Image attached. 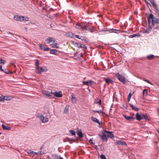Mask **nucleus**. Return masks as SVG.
<instances>
[{
  "label": "nucleus",
  "instance_id": "6",
  "mask_svg": "<svg viewBox=\"0 0 159 159\" xmlns=\"http://www.w3.org/2000/svg\"><path fill=\"white\" fill-rule=\"evenodd\" d=\"M53 41L52 42V43L50 44V46L53 48H58L59 46L58 44L57 43L56 41L54 39H53Z\"/></svg>",
  "mask_w": 159,
  "mask_h": 159
},
{
  "label": "nucleus",
  "instance_id": "16",
  "mask_svg": "<svg viewBox=\"0 0 159 159\" xmlns=\"http://www.w3.org/2000/svg\"><path fill=\"white\" fill-rule=\"evenodd\" d=\"M116 143L117 145H125L127 146V144L125 142L121 141V140L117 141Z\"/></svg>",
  "mask_w": 159,
  "mask_h": 159
},
{
  "label": "nucleus",
  "instance_id": "26",
  "mask_svg": "<svg viewBox=\"0 0 159 159\" xmlns=\"http://www.w3.org/2000/svg\"><path fill=\"white\" fill-rule=\"evenodd\" d=\"M157 6L154 7V8L155 9V11L156 13L157 14L158 16L159 17V10L157 8Z\"/></svg>",
  "mask_w": 159,
  "mask_h": 159
},
{
  "label": "nucleus",
  "instance_id": "18",
  "mask_svg": "<svg viewBox=\"0 0 159 159\" xmlns=\"http://www.w3.org/2000/svg\"><path fill=\"white\" fill-rule=\"evenodd\" d=\"M54 39L52 37H49L45 40V42L47 43H49L52 42Z\"/></svg>",
  "mask_w": 159,
  "mask_h": 159
},
{
  "label": "nucleus",
  "instance_id": "49",
  "mask_svg": "<svg viewBox=\"0 0 159 159\" xmlns=\"http://www.w3.org/2000/svg\"><path fill=\"white\" fill-rule=\"evenodd\" d=\"M132 94H131V93H130L129 95H128V97H129V98H131Z\"/></svg>",
  "mask_w": 159,
  "mask_h": 159
},
{
  "label": "nucleus",
  "instance_id": "39",
  "mask_svg": "<svg viewBox=\"0 0 159 159\" xmlns=\"http://www.w3.org/2000/svg\"><path fill=\"white\" fill-rule=\"evenodd\" d=\"M100 158L101 159H106V158L105 155L102 154L101 155Z\"/></svg>",
  "mask_w": 159,
  "mask_h": 159
},
{
  "label": "nucleus",
  "instance_id": "52",
  "mask_svg": "<svg viewBox=\"0 0 159 159\" xmlns=\"http://www.w3.org/2000/svg\"><path fill=\"white\" fill-rule=\"evenodd\" d=\"M110 30H114V31H119V30H116V29H111Z\"/></svg>",
  "mask_w": 159,
  "mask_h": 159
},
{
  "label": "nucleus",
  "instance_id": "30",
  "mask_svg": "<svg viewBox=\"0 0 159 159\" xmlns=\"http://www.w3.org/2000/svg\"><path fill=\"white\" fill-rule=\"evenodd\" d=\"M154 56L153 55H150L147 56V58L149 60H152L154 59Z\"/></svg>",
  "mask_w": 159,
  "mask_h": 159
},
{
  "label": "nucleus",
  "instance_id": "14",
  "mask_svg": "<svg viewBox=\"0 0 159 159\" xmlns=\"http://www.w3.org/2000/svg\"><path fill=\"white\" fill-rule=\"evenodd\" d=\"M39 47L42 49L44 51H48L50 50L49 48L46 47L44 46L42 44L39 45Z\"/></svg>",
  "mask_w": 159,
  "mask_h": 159
},
{
  "label": "nucleus",
  "instance_id": "29",
  "mask_svg": "<svg viewBox=\"0 0 159 159\" xmlns=\"http://www.w3.org/2000/svg\"><path fill=\"white\" fill-rule=\"evenodd\" d=\"M149 2H150L152 5L153 7H156L157 6V5L156 4V3L154 2V0H148Z\"/></svg>",
  "mask_w": 159,
  "mask_h": 159
},
{
  "label": "nucleus",
  "instance_id": "53",
  "mask_svg": "<svg viewBox=\"0 0 159 159\" xmlns=\"http://www.w3.org/2000/svg\"><path fill=\"white\" fill-rule=\"evenodd\" d=\"M145 2H146V4H149V3L146 0H145Z\"/></svg>",
  "mask_w": 159,
  "mask_h": 159
},
{
  "label": "nucleus",
  "instance_id": "25",
  "mask_svg": "<svg viewBox=\"0 0 159 159\" xmlns=\"http://www.w3.org/2000/svg\"><path fill=\"white\" fill-rule=\"evenodd\" d=\"M129 106L130 107H131L132 108V109L133 110H134L136 111H138L139 110V109H138V108H137L136 107L134 106L133 105H132L131 104H129Z\"/></svg>",
  "mask_w": 159,
  "mask_h": 159
},
{
  "label": "nucleus",
  "instance_id": "46",
  "mask_svg": "<svg viewBox=\"0 0 159 159\" xmlns=\"http://www.w3.org/2000/svg\"><path fill=\"white\" fill-rule=\"evenodd\" d=\"M3 95H2L0 97V102L2 101H3Z\"/></svg>",
  "mask_w": 159,
  "mask_h": 159
},
{
  "label": "nucleus",
  "instance_id": "5",
  "mask_svg": "<svg viewBox=\"0 0 159 159\" xmlns=\"http://www.w3.org/2000/svg\"><path fill=\"white\" fill-rule=\"evenodd\" d=\"M51 93L52 94H53L55 96L57 97L60 98L62 96V92L61 91L57 92L51 91Z\"/></svg>",
  "mask_w": 159,
  "mask_h": 159
},
{
  "label": "nucleus",
  "instance_id": "28",
  "mask_svg": "<svg viewBox=\"0 0 159 159\" xmlns=\"http://www.w3.org/2000/svg\"><path fill=\"white\" fill-rule=\"evenodd\" d=\"M75 45L79 48H84V45L80 43H76Z\"/></svg>",
  "mask_w": 159,
  "mask_h": 159
},
{
  "label": "nucleus",
  "instance_id": "42",
  "mask_svg": "<svg viewBox=\"0 0 159 159\" xmlns=\"http://www.w3.org/2000/svg\"><path fill=\"white\" fill-rule=\"evenodd\" d=\"M5 62V61L3 60L0 59V64H4Z\"/></svg>",
  "mask_w": 159,
  "mask_h": 159
},
{
  "label": "nucleus",
  "instance_id": "8",
  "mask_svg": "<svg viewBox=\"0 0 159 159\" xmlns=\"http://www.w3.org/2000/svg\"><path fill=\"white\" fill-rule=\"evenodd\" d=\"M99 135L103 141H105L106 142H107V139L105 134L102 133V135L99 134Z\"/></svg>",
  "mask_w": 159,
  "mask_h": 159
},
{
  "label": "nucleus",
  "instance_id": "1",
  "mask_svg": "<svg viewBox=\"0 0 159 159\" xmlns=\"http://www.w3.org/2000/svg\"><path fill=\"white\" fill-rule=\"evenodd\" d=\"M14 20L20 21H28L29 18L27 17L24 16H21L18 15L15 16H14Z\"/></svg>",
  "mask_w": 159,
  "mask_h": 159
},
{
  "label": "nucleus",
  "instance_id": "20",
  "mask_svg": "<svg viewBox=\"0 0 159 159\" xmlns=\"http://www.w3.org/2000/svg\"><path fill=\"white\" fill-rule=\"evenodd\" d=\"M3 100H7V101H9L11 100L12 98H13V97H12L10 96H3Z\"/></svg>",
  "mask_w": 159,
  "mask_h": 159
},
{
  "label": "nucleus",
  "instance_id": "23",
  "mask_svg": "<svg viewBox=\"0 0 159 159\" xmlns=\"http://www.w3.org/2000/svg\"><path fill=\"white\" fill-rule=\"evenodd\" d=\"M91 119L93 122H94L95 123H97L99 125H100V123H99L98 120L96 118L93 117H91Z\"/></svg>",
  "mask_w": 159,
  "mask_h": 159
},
{
  "label": "nucleus",
  "instance_id": "33",
  "mask_svg": "<svg viewBox=\"0 0 159 159\" xmlns=\"http://www.w3.org/2000/svg\"><path fill=\"white\" fill-rule=\"evenodd\" d=\"M69 106L67 105L65 107L64 111L65 113H66L69 110Z\"/></svg>",
  "mask_w": 159,
  "mask_h": 159
},
{
  "label": "nucleus",
  "instance_id": "48",
  "mask_svg": "<svg viewBox=\"0 0 159 159\" xmlns=\"http://www.w3.org/2000/svg\"><path fill=\"white\" fill-rule=\"evenodd\" d=\"M97 103H98L100 105L101 104V101L100 99H98V101L97 102Z\"/></svg>",
  "mask_w": 159,
  "mask_h": 159
},
{
  "label": "nucleus",
  "instance_id": "37",
  "mask_svg": "<svg viewBox=\"0 0 159 159\" xmlns=\"http://www.w3.org/2000/svg\"><path fill=\"white\" fill-rule=\"evenodd\" d=\"M39 61L37 59L35 60V66H39Z\"/></svg>",
  "mask_w": 159,
  "mask_h": 159
},
{
  "label": "nucleus",
  "instance_id": "2",
  "mask_svg": "<svg viewBox=\"0 0 159 159\" xmlns=\"http://www.w3.org/2000/svg\"><path fill=\"white\" fill-rule=\"evenodd\" d=\"M116 76L121 82L124 84L125 83L126 80L125 77L121 75L119 73H117L116 75Z\"/></svg>",
  "mask_w": 159,
  "mask_h": 159
},
{
  "label": "nucleus",
  "instance_id": "24",
  "mask_svg": "<svg viewBox=\"0 0 159 159\" xmlns=\"http://www.w3.org/2000/svg\"><path fill=\"white\" fill-rule=\"evenodd\" d=\"M2 129L5 130H10L11 129V128L10 127L6 126L3 124L2 125Z\"/></svg>",
  "mask_w": 159,
  "mask_h": 159
},
{
  "label": "nucleus",
  "instance_id": "13",
  "mask_svg": "<svg viewBox=\"0 0 159 159\" xmlns=\"http://www.w3.org/2000/svg\"><path fill=\"white\" fill-rule=\"evenodd\" d=\"M123 116L126 120L129 121H134L135 120V118L126 115H124Z\"/></svg>",
  "mask_w": 159,
  "mask_h": 159
},
{
  "label": "nucleus",
  "instance_id": "55",
  "mask_svg": "<svg viewBox=\"0 0 159 159\" xmlns=\"http://www.w3.org/2000/svg\"><path fill=\"white\" fill-rule=\"evenodd\" d=\"M91 142H92V140H91V139H90V140H89V143H91Z\"/></svg>",
  "mask_w": 159,
  "mask_h": 159
},
{
  "label": "nucleus",
  "instance_id": "44",
  "mask_svg": "<svg viewBox=\"0 0 159 159\" xmlns=\"http://www.w3.org/2000/svg\"><path fill=\"white\" fill-rule=\"evenodd\" d=\"M74 35V38H77L80 39V36L78 35H76L75 34V35Z\"/></svg>",
  "mask_w": 159,
  "mask_h": 159
},
{
  "label": "nucleus",
  "instance_id": "3",
  "mask_svg": "<svg viewBox=\"0 0 159 159\" xmlns=\"http://www.w3.org/2000/svg\"><path fill=\"white\" fill-rule=\"evenodd\" d=\"M37 117L40 119L42 122L43 123H45L48 121V118L47 117H44L41 114L38 115Z\"/></svg>",
  "mask_w": 159,
  "mask_h": 159
},
{
  "label": "nucleus",
  "instance_id": "47",
  "mask_svg": "<svg viewBox=\"0 0 159 159\" xmlns=\"http://www.w3.org/2000/svg\"><path fill=\"white\" fill-rule=\"evenodd\" d=\"M37 155H41L43 154H44V153L43 152H37Z\"/></svg>",
  "mask_w": 159,
  "mask_h": 159
},
{
  "label": "nucleus",
  "instance_id": "11",
  "mask_svg": "<svg viewBox=\"0 0 159 159\" xmlns=\"http://www.w3.org/2000/svg\"><path fill=\"white\" fill-rule=\"evenodd\" d=\"M104 79L106 82L108 84H113L114 82L113 81L108 78H104Z\"/></svg>",
  "mask_w": 159,
  "mask_h": 159
},
{
  "label": "nucleus",
  "instance_id": "56",
  "mask_svg": "<svg viewBox=\"0 0 159 159\" xmlns=\"http://www.w3.org/2000/svg\"><path fill=\"white\" fill-rule=\"evenodd\" d=\"M59 159H63L61 157H60Z\"/></svg>",
  "mask_w": 159,
  "mask_h": 159
},
{
  "label": "nucleus",
  "instance_id": "4",
  "mask_svg": "<svg viewBox=\"0 0 159 159\" xmlns=\"http://www.w3.org/2000/svg\"><path fill=\"white\" fill-rule=\"evenodd\" d=\"M75 27L77 29L82 30H86L87 28V26L86 25H83L78 23L76 24L75 25Z\"/></svg>",
  "mask_w": 159,
  "mask_h": 159
},
{
  "label": "nucleus",
  "instance_id": "12",
  "mask_svg": "<svg viewBox=\"0 0 159 159\" xmlns=\"http://www.w3.org/2000/svg\"><path fill=\"white\" fill-rule=\"evenodd\" d=\"M47 71V69L46 67L45 66L41 67L40 68V70L39 71H36V73L38 74H40L41 72H46Z\"/></svg>",
  "mask_w": 159,
  "mask_h": 159
},
{
  "label": "nucleus",
  "instance_id": "21",
  "mask_svg": "<svg viewBox=\"0 0 159 159\" xmlns=\"http://www.w3.org/2000/svg\"><path fill=\"white\" fill-rule=\"evenodd\" d=\"M143 118V119H145L146 120H150V117L146 114H143L142 115Z\"/></svg>",
  "mask_w": 159,
  "mask_h": 159
},
{
  "label": "nucleus",
  "instance_id": "50",
  "mask_svg": "<svg viewBox=\"0 0 159 159\" xmlns=\"http://www.w3.org/2000/svg\"><path fill=\"white\" fill-rule=\"evenodd\" d=\"M136 35V34L132 35L130 36V37L134 38V37H135Z\"/></svg>",
  "mask_w": 159,
  "mask_h": 159
},
{
  "label": "nucleus",
  "instance_id": "45",
  "mask_svg": "<svg viewBox=\"0 0 159 159\" xmlns=\"http://www.w3.org/2000/svg\"><path fill=\"white\" fill-rule=\"evenodd\" d=\"M3 71L4 72V73H5L6 74H8L10 73V71L8 70L7 69L6 70L4 71L3 70Z\"/></svg>",
  "mask_w": 159,
  "mask_h": 159
},
{
  "label": "nucleus",
  "instance_id": "43",
  "mask_svg": "<svg viewBox=\"0 0 159 159\" xmlns=\"http://www.w3.org/2000/svg\"><path fill=\"white\" fill-rule=\"evenodd\" d=\"M41 67H39V66H36V69L37 70V71H39L40 70V68Z\"/></svg>",
  "mask_w": 159,
  "mask_h": 159
},
{
  "label": "nucleus",
  "instance_id": "54",
  "mask_svg": "<svg viewBox=\"0 0 159 159\" xmlns=\"http://www.w3.org/2000/svg\"><path fill=\"white\" fill-rule=\"evenodd\" d=\"M130 98H129V97H128L127 98H128V101H130Z\"/></svg>",
  "mask_w": 159,
  "mask_h": 159
},
{
  "label": "nucleus",
  "instance_id": "10",
  "mask_svg": "<svg viewBox=\"0 0 159 159\" xmlns=\"http://www.w3.org/2000/svg\"><path fill=\"white\" fill-rule=\"evenodd\" d=\"M83 85L89 86L90 84H93V83H95V82L91 80H89L87 81H83Z\"/></svg>",
  "mask_w": 159,
  "mask_h": 159
},
{
  "label": "nucleus",
  "instance_id": "27",
  "mask_svg": "<svg viewBox=\"0 0 159 159\" xmlns=\"http://www.w3.org/2000/svg\"><path fill=\"white\" fill-rule=\"evenodd\" d=\"M152 18H153V14H150L148 18V22L149 24H150L151 22V19L152 20Z\"/></svg>",
  "mask_w": 159,
  "mask_h": 159
},
{
  "label": "nucleus",
  "instance_id": "32",
  "mask_svg": "<svg viewBox=\"0 0 159 159\" xmlns=\"http://www.w3.org/2000/svg\"><path fill=\"white\" fill-rule=\"evenodd\" d=\"M57 51L55 49H51L50 51V53L52 54H55Z\"/></svg>",
  "mask_w": 159,
  "mask_h": 159
},
{
  "label": "nucleus",
  "instance_id": "31",
  "mask_svg": "<svg viewBox=\"0 0 159 159\" xmlns=\"http://www.w3.org/2000/svg\"><path fill=\"white\" fill-rule=\"evenodd\" d=\"M77 134L79 136L80 138H82L84 137V135L82 134L81 130H79L78 132L77 133Z\"/></svg>",
  "mask_w": 159,
  "mask_h": 159
},
{
  "label": "nucleus",
  "instance_id": "17",
  "mask_svg": "<svg viewBox=\"0 0 159 159\" xmlns=\"http://www.w3.org/2000/svg\"><path fill=\"white\" fill-rule=\"evenodd\" d=\"M27 153L28 154L32 155V156H33V155H37V152H34L30 149L28 150Z\"/></svg>",
  "mask_w": 159,
  "mask_h": 159
},
{
  "label": "nucleus",
  "instance_id": "19",
  "mask_svg": "<svg viewBox=\"0 0 159 159\" xmlns=\"http://www.w3.org/2000/svg\"><path fill=\"white\" fill-rule=\"evenodd\" d=\"M72 98L71 100L72 102L73 103H75L77 102V99L75 97L74 95L73 94L71 95Z\"/></svg>",
  "mask_w": 159,
  "mask_h": 159
},
{
  "label": "nucleus",
  "instance_id": "15",
  "mask_svg": "<svg viewBox=\"0 0 159 159\" xmlns=\"http://www.w3.org/2000/svg\"><path fill=\"white\" fill-rule=\"evenodd\" d=\"M135 116L136 119L140 121L141 120H143V118L142 115H140L138 113H137L135 115Z\"/></svg>",
  "mask_w": 159,
  "mask_h": 159
},
{
  "label": "nucleus",
  "instance_id": "9",
  "mask_svg": "<svg viewBox=\"0 0 159 159\" xmlns=\"http://www.w3.org/2000/svg\"><path fill=\"white\" fill-rule=\"evenodd\" d=\"M152 23L153 25L155 24L159 23V20L155 17H154L153 15V18H152Z\"/></svg>",
  "mask_w": 159,
  "mask_h": 159
},
{
  "label": "nucleus",
  "instance_id": "22",
  "mask_svg": "<svg viewBox=\"0 0 159 159\" xmlns=\"http://www.w3.org/2000/svg\"><path fill=\"white\" fill-rule=\"evenodd\" d=\"M43 93L44 95L49 97L51 96V94H52L51 92H50L48 91H44Z\"/></svg>",
  "mask_w": 159,
  "mask_h": 159
},
{
  "label": "nucleus",
  "instance_id": "35",
  "mask_svg": "<svg viewBox=\"0 0 159 159\" xmlns=\"http://www.w3.org/2000/svg\"><path fill=\"white\" fill-rule=\"evenodd\" d=\"M143 95H147L148 94V90L147 89H144L143 91Z\"/></svg>",
  "mask_w": 159,
  "mask_h": 159
},
{
  "label": "nucleus",
  "instance_id": "38",
  "mask_svg": "<svg viewBox=\"0 0 159 159\" xmlns=\"http://www.w3.org/2000/svg\"><path fill=\"white\" fill-rule=\"evenodd\" d=\"M70 132L72 135H74L75 134V132L72 130H70Z\"/></svg>",
  "mask_w": 159,
  "mask_h": 159
},
{
  "label": "nucleus",
  "instance_id": "51",
  "mask_svg": "<svg viewBox=\"0 0 159 159\" xmlns=\"http://www.w3.org/2000/svg\"><path fill=\"white\" fill-rule=\"evenodd\" d=\"M2 66H0V70L2 71H3V70L2 69Z\"/></svg>",
  "mask_w": 159,
  "mask_h": 159
},
{
  "label": "nucleus",
  "instance_id": "41",
  "mask_svg": "<svg viewBox=\"0 0 159 159\" xmlns=\"http://www.w3.org/2000/svg\"><path fill=\"white\" fill-rule=\"evenodd\" d=\"M143 80L145 82H147L148 84H149L151 85H152V84L151 82H150L149 81H148L145 79H144Z\"/></svg>",
  "mask_w": 159,
  "mask_h": 159
},
{
  "label": "nucleus",
  "instance_id": "40",
  "mask_svg": "<svg viewBox=\"0 0 159 159\" xmlns=\"http://www.w3.org/2000/svg\"><path fill=\"white\" fill-rule=\"evenodd\" d=\"M95 112L98 113H104L103 112L101 111V110H100L99 111H93Z\"/></svg>",
  "mask_w": 159,
  "mask_h": 159
},
{
  "label": "nucleus",
  "instance_id": "36",
  "mask_svg": "<svg viewBox=\"0 0 159 159\" xmlns=\"http://www.w3.org/2000/svg\"><path fill=\"white\" fill-rule=\"evenodd\" d=\"M80 39L82 41H87V38L84 36H80Z\"/></svg>",
  "mask_w": 159,
  "mask_h": 159
},
{
  "label": "nucleus",
  "instance_id": "7",
  "mask_svg": "<svg viewBox=\"0 0 159 159\" xmlns=\"http://www.w3.org/2000/svg\"><path fill=\"white\" fill-rule=\"evenodd\" d=\"M104 131L107 134V136L108 137L111 139H113L114 138V135L112 134V132H110L105 129L104 130Z\"/></svg>",
  "mask_w": 159,
  "mask_h": 159
},
{
  "label": "nucleus",
  "instance_id": "34",
  "mask_svg": "<svg viewBox=\"0 0 159 159\" xmlns=\"http://www.w3.org/2000/svg\"><path fill=\"white\" fill-rule=\"evenodd\" d=\"M75 34H73L72 33H69L68 34H67V36H68V37H70V38H74V35H75Z\"/></svg>",
  "mask_w": 159,
  "mask_h": 159
}]
</instances>
